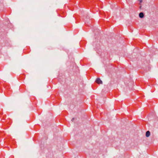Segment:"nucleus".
I'll return each instance as SVG.
<instances>
[{"mask_svg": "<svg viewBox=\"0 0 158 158\" xmlns=\"http://www.w3.org/2000/svg\"><path fill=\"white\" fill-rule=\"evenodd\" d=\"M96 81L98 84H102V81L100 80L99 78H98L96 80Z\"/></svg>", "mask_w": 158, "mask_h": 158, "instance_id": "obj_1", "label": "nucleus"}, {"mask_svg": "<svg viewBox=\"0 0 158 158\" xmlns=\"http://www.w3.org/2000/svg\"><path fill=\"white\" fill-rule=\"evenodd\" d=\"M139 16L141 18H142L144 17V14L143 12H140L139 14Z\"/></svg>", "mask_w": 158, "mask_h": 158, "instance_id": "obj_2", "label": "nucleus"}, {"mask_svg": "<svg viewBox=\"0 0 158 158\" xmlns=\"http://www.w3.org/2000/svg\"><path fill=\"white\" fill-rule=\"evenodd\" d=\"M150 132L149 131H147L146 133V136L147 137H148L150 135Z\"/></svg>", "mask_w": 158, "mask_h": 158, "instance_id": "obj_3", "label": "nucleus"}, {"mask_svg": "<svg viewBox=\"0 0 158 158\" xmlns=\"http://www.w3.org/2000/svg\"><path fill=\"white\" fill-rule=\"evenodd\" d=\"M139 2H140L139 4L141 5V3L142 2L143 0H139Z\"/></svg>", "mask_w": 158, "mask_h": 158, "instance_id": "obj_4", "label": "nucleus"}, {"mask_svg": "<svg viewBox=\"0 0 158 158\" xmlns=\"http://www.w3.org/2000/svg\"><path fill=\"white\" fill-rule=\"evenodd\" d=\"M74 118H73L71 120V121H72V122H73L74 120Z\"/></svg>", "mask_w": 158, "mask_h": 158, "instance_id": "obj_5", "label": "nucleus"}, {"mask_svg": "<svg viewBox=\"0 0 158 158\" xmlns=\"http://www.w3.org/2000/svg\"><path fill=\"white\" fill-rule=\"evenodd\" d=\"M140 5V7H139V8H140V9H141V5Z\"/></svg>", "mask_w": 158, "mask_h": 158, "instance_id": "obj_6", "label": "nucleus"}]
</instances>
